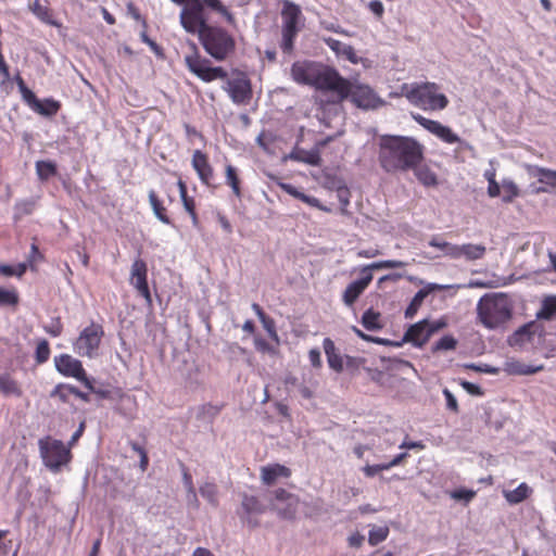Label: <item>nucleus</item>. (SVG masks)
Listing matches in <instances>:
<instances>
[{"label": "nucleus", "mask_w": 556, "mask_h": 556, "mask_svg": "<svg viewBox=\"0 0 556 556\" xmlns=\"http://www.w3.org/2000/svg\"><path fill=\"white\" fill-rule=\"evenodd\" d=\"M422 160L424 147L416 139L393 135L380 137L378 161L386 173H406Z\"/></svg>", "instance_id": "obj_1"}, {"label": "nucleus", "mask_w": 556, "mask_h": 556, "mask_svg": "<svg viewBox=\"0 0 556 556\" xmlns=\"http://www.w3.org/2000/svg\"><path fill=\"white\" fill-rule=\"evenodd\" d=\"M184 29L189 34H197L205 52L216 61H225L236 51L233 36L223 27L207 24L205 11L199 15V21L192 24V28L187 26Z\"/></svg>", "instance_id": "obj_2"}, {"label": "nucleus", "mask_w": 556, "mask_h": 556, "mask_svg": "<svg viewBox=\"0 0 556 556\" xmlns=\"http://www.w3.org/2000/svg\"><path fill=\"white\" fill-rule=\"evenodd\" d=\"M401 96L410 104L424 111H442L447 108V97L440 92V86L435 83L403 84L400 87Z\"/></svg>", "instance_id": "obj_3"}, {"label": "nucleus", "mask_w": 556, "mask_h": 556, "mask_svg": "<svg viewBox=\"0 0 556 556\" xmlns=\"http://www.w3.org/2000/svg\"><path fill=\"white\" fill-rule=\"evenodd\" d=\"M481 324L488 329H495L511 317V306L506 295H484L477 305Z\"/></svg>", "instance_id": "obj_4"}, {"label": "nucleus", "mask_w": 556, "mask_h": 556, "mask_svg": "<svg viewBox=\"0 0 556 556\" xmlns=\"http://www.w3.org/2000/svg\"><path fill=\"white\" fill-rule=\"evenodd\" d=\"M177 5H182L179 14L180 24L184 27L192 28V24L199 21V15L204 11V7L212 9L225 17L227 23L233 24V14L223 4L220 0H170Z\"/></svg>", "instance_id": "obj_5"}, {"label": "nucleus", "mask_w": 556, "mask_h": 556, "mask_svg": "<svg viewBox=\"0 0 556 556\" xmlns=\"http://www.w3.org/2000/svg\"><path fill=\"white\" fill-rule=\"evenodd\" d=\"M407 264L399 260H386L366 265L361 269L362 278L351 282L343 292L342 300L345 305L352 306L372 280V269L403 268Z\"/></svg>", "instance_id": "obj_6"}, {"label": "nucleus", "mask_w": 556, "mask_h": 556, "mask_svg": "<svg viewBox=\"0 0 556 556\" xmlns=\"http://www.w3.org/2000/svg\"><path fill=\"white\" fill-rule=\"evenodd\" d=\"M38 446L45 466L51 471H59L72 460L71 448L61 440L46 437L39 440Z\"/></svg>", "instance_id": "obj_7"}, {"label": "nucleus", "mask_w": 556, "mask_h": 556, "mask_svg": "<svg viewBox=\"0 0 556 556\" xmlns=\"http://www.w3.org/2000/svg\"><path fill=\"white\" fill-rule=\"evenodd\" d=\"M315 89L324 92H332L338 101L346 100L348 79L342 77L337 70L320 64L313 86Z\"/></svg>", "instance_id": "obj_8"}, {"label": "nucleus", "mask_w": 556, "mask_h": 556, "mask_svg": "<svg viewBox=\"0 0 556 556\" xmlns=\"http://www.w3.org/2000/svg\"><path fill=\"white\" fill-rule=\"evenodd\" d=\"M184 60L187 68L204 83L224 80L228 77V73L222 66H212L211 61L201 56L194 46L193 51L185 55Z\"/></svg>", "instance_id": "obj_9"}, {"label": "nucleus", "mask_w": 556, "mask_h": 556, "mask_svg": "<svg viewBox=\"0 0 556 556\" xmlns=\"http://www.w3.org/2000/svg\"><path fill=\"white\" fill-rule=\"evenodd\" d=\"M103 337V326L91 321L89 326L85 327L80 331L79 336L73 343V349L83 357L93 358L98 355Z\"/></svg>", "instance_id": "obj_10"}, {"label": "nucleus", "mask_w": 556, "mask_h": 556, "mask_svg": "<svg viewBox=\"0 0 556 556\" xmlns=\"http://www.w3.org/2000/svg\"><path fill=\"white\" fill-rule=\"evenodd\" d=\"M54 366L62 376L75 378L87 389L93 391V384L79 359L70 354H60L54 357Z\"/></svg>", "instance_id": "obj_11"}, {"label": "nucleus", "mask_w": 556, "mask_h": 556, "mask_svg": "<svg viewBox=\"0 0 556 556\" xmlns=\"http://www.w3.org/2000/svg\"><path fill=\"white\" fill-rule=\"evenodd\" d=\"M445 326L446 321L443 319L433 323H429L427 319H424L409 326L404 334V340L420 348L429 341L433 333L438 332Z\"/></svg>", "instance_id": "obj_12"}, {"label": "nucleus", "mask_w": 556, "mask_h": 556, "mask_svg": "<svg viewBox=\"0 0 556 556\" xmlns=\"http://www.w3.org/2000/svg\"><path fill=\"white\" fill-rule=\"evenodd\" d=\"M348 89L346 99L357 108L375 109L380 102L379 97L368 85L352 83L348 79Z\"/></svg>", "instance_id": "obj_13"}, {"label": "nucleus", "mask_w": 556, "mask_h": 556, "mask_svg": "<svg viewBox=\"0 0 556 556\" xmlns=\"http://www.w3.org/2000/svg\"><path fill=\"white\" fill-rule=\"evenodd\" d=\"M224 89L228 92L232 102L239 105L248 104L253 96L251 81L244 74L227 79Z\"/></svg>", "instance_id": "obj_14"}, {"label": "nucleus", "mask_w": 556, "mask_h": 556, "mask_svg": "<svg viewBox=\"0 0 556 556\" xmlns=\"http://www.w3.org/2000/svg\"><path fill=\"white\" fill-rule=\"evenodd\" d=\"M412 117L418 125L445 143L454 144L460 141L458 135H456L450 127L442 125L438 121L427 118L421 114H412Z\"/></svg>", "instance_id": "obj_15"}, {"label": "nucleus", "mask_w": 556, "mask_h": 556, "mask_svg": "<svg viewBox=\"0 0 556 556\" xmlns=\"http://www.w3.org/2000/svg\"><path fill=\"white\" fill-rule=\"evenodd\" d=\"M273 505L279 510V514L283 518H294L300 503L299 496L282 488L273 491Z\"/></svg>", "instance_id": "obj_16"}, {"label": "nucleus", "mask_w": 556, "mask_h": 556, "mask_svg": "<svg viewBox=\"0 0 556 556\" xmlns=\"http://www.w3.org/2000/svg\"><path fill=\"white\" fill-rule=\"evenodd\" d=\"M130 283L138 293L148 302H151V293L148 285V266L144 260L136 258L130 269Z\"/></svg>", "instance_id": "obj_17"}, {"label": "nucleus", "mask_w": 556, "mask_h": 556, "mask_svg": "<svg viewBox=\"0 0 556 556\" xmlns=\"http://www.w3.org/2000/svg\"><path fill=\"white\" fill-rule=\"evenodd\" d=\"M191 164H192L193 169L198 174L200 181L203 185H205L207 187H213V188L216 187V185L214 184V180H215L214 168L208 161L207 154H205L201 150H195L192 154Z\"/></svg>", "instance_id": "obj_18"}, {"label": "nucleus", "mask_w": 556, "mask_h": 556, "mask_svg": "<svg viewBox=\"0 0 556 556\" xmlns=\"http://www.w3.org/2000/svg\"><path fill=\"white\" fill-rule=\"evenodd\" d=\"M320 64L311 61H298L291 66L292 79L301 85L313 86Z\"/></svg>", "instance_id": "obj_19"}, {"label": "nucleus", "mask_w": 556, "mask_h": 556, "mask_svg": "<svg viewBox=\"0 0 556 556\" xmlns=\"http://www.w3.org/2000/svg\"><path fill=\"white\" fill-rule=\"evenodd\" d=\"M323 348L327 357L329 367L340 374L344 369V356H342L330 338H325Z\"/></svg>", "instance_id": "obj_20"}, {"label": "nucleus", "mask_w": 556, "mask_h": 556, "mask_svg": "<svg viewBox=\"0 0 556 556\" xmlns=\"http://www.w3.org/2000/svg\"><path fill=\"white\" fill-rule=\"evenodd\" d=\"M281 10L282 27L299 28L301 8L290 0H283Z\"/></svg>", "instance_id": "obj_21"}, {"label": "nucleus", "mask_w": 556, "mask_h": 556, "mask_svg": "<svg viewBox=\"0 0 556 556\" xmlns=\"http://www.w3.org/2000/svg\"><path fill=\"white\" fill-rule=\"evenodd\" d=\"M290 476V468L280 464L264 466L261 469V479L262 482L266 485H273L276 482V480L280 477L289 478Z\"/></svg>", "instance_id": "obj_22"}, {"label": "nucleus", "mask_w": 556, "mask_h": 556, "mask_svg": "<svg viewBox=\"0 0 556 556\" xmlns=\"http://www.w3.org/2000/svg\"><path fill=\"white\" fill-rule=\"evenodd\" d=\"M279 187L281 190H283L286 193L290 194L291 197L308 204L309 206L316 207L320 211L329 212L330 210L326 206H324L320 201L317 198L307 195L301 191H299L293 185L287 184V182H280Z\"/></svg>", "instance_id": "obj_23"}, {"label": "nucleus", "mask_w": 556, "mask_h": 556, "mask_svg": "<svg viewBox=\"0 0 556 556\" xmlns=\"http://www.w3.org/2000/svg\"><path fill=\"white\" fill-rule=\"evenodd\" d=\"M0 394L20 397L23 394L20 383L8 372L0 374Z\"/></svg>", "instance_id": "obj_24"}, {"label": "nucleus", "mask_w": 556, "mask_h": 556, "mask_svg": "<svg viewBox=\"0 0 556 556\" xmlns=\"http://www.w3.org/2000/svg\"><path fill=\"white\" fill-rule=\"evenodd\" d=\"M30 10L42 23L51 26H60V24L54 20L53 11L48 3L43 4L40 0H35L30 5Z\"/></svg>", "instance_id": "obj_25"}, {"label": "nucleus", "mask_w": 556, "mask_h": 556, "mask_svg": "<svg viewBox=\"0 0 556 556\" xmlns=\"http://www.w3.org/2000/svg\"><path fill=\"white\" fill-rule=\"evenodd\" d=\"M289 157L293 161L305 163L313 166H319L321 164V157L318 149L306 151L303 149L293 150Z\"/></svg>", "instance_id": "obj_26"}, {"label": "nucleus", "mask_w": 556, "mask_h": 556, "mask_svg": "<svg viewBox=\"0 0 556 556\" xmlns=\"http://www.w3.org/2000/svg\"><path fill=\"white\" fill-rule=\"evenodd\" d=\"M149 203L153 210V213L157 217L160 222L166 225H172V219L167 215V210L163 205L162 200L159 198L157 193L154 190L149 191Z\"/></svg>", "instance_id": "obj_27"}, {"label": "nucleus", "mask_w": 556, "mask_h": 556, "mask_svg": "<svg viewBox=\"0 0 556 556\" xmlns=\"http://www.w3.org/2000/svg\"><path fill=\"white\" fill-rule=\"evenodd\" d=\"M225 182L231 188L236 198L240 199L242 197L241 179L238 169L231 164L225 166Z\"/></svg>", "instance_id": "obj_28"}, {"label": "nucleus", "mask_w": 556, "mask_h": 556, "mask_svg": "<svg viewBox=\"0 0 556 556\" xmlns=\"http://www.w3.org/2000/svg\"><path fill=\"white\" fill-rule=\"evenodd\" d=\"M485 254V247L482 244L467 243L458 245V258L464 256L468 261L482 258Z\"/></svg>", "instance_id": "obj_29"}, {"label": "nucleus", "mask_w": 556, "mask_h": 556, "mask_svg": "<svg viewBox=\"0 0 556 556\" xmlns=\"http://www.w3.org/2000/svg\"><path fill=\"white\" fill-rule=\"evenodd\" d=\"M414 172L418 181L425 187H434L438 185V178L435 173H433L428 166L417 165L414 168H410Z\"/></svg>", "instance_id": "obj_30"}, {"label": "nucleus", "mask_w": 556, "mask_h": 556, "mask_svg": "<svg viewBox=\"0 0 556 556\" xmlns=\"http://www.w3.org/2000/svg\"><path fill=\"white\" fill-rule=\"evenodd\" d=\"M61 109V102L53 98H47L42 101L39 100V106H36L34 112L46 117H52L58 114Z\"/></svg>", "instance_id": "obj_31"}, {"label": "nucleus", "mask_w": 556, "mask_h": 556, "mask_svg": "<svg viewBox=\"0 0 556 556\" xmlns=\"http://www.w3.org/2000/svg\"><path fill=\"white\" fill-rule=\"evenodd\" d=\"M362 325L369 331L380 330L383 327L380 313L372 308L367 309L362 316Z\"/></svg>", "instance_id": "obj_32"}, {"label": "nucleus", "mask_w": 556, "mask_h": 556, "mask_svg": "<svg viewBox=\"0 0 556 556\" xmlns=\"http://www.w3.org/2000/svg\"><path fill=\"white\" fill-rule=\"evenodd\" d=\"M300 28H289V27H282L281 28V43L280 48L283 53L291 54L293 52L294 48V40L298 36Z\"/></svg>", "instance_id": "obj_33"}, {"label": "nucleus", "mask_w": 556, "mask_h": 556, "mask_svg": "<svg viewBox=\"0 0 556 556\" xmlns=\"http://www.w3.org/2000/svg\"><path fill=\"white\" fill-rule=\"evenodd\" d=\"M530 488L526 483L519 484L516 489L505 493V498L510 504H518L528 498Z\"/></svg>", "instance_id": "obj_34"}, {"label": "nucleus", "mask_w": 556, "mask_h": 556, "mask_svg": "<svg viewBox=\"0 0 556 556\" xmlns=\"http://www.w3.org/2000/svg\"><path fill=\"white\" fill-rule=\"evenodd\" d=\"M429 245L440 249L443 252V254L446 256H450L452 258H458V245L443 241L438 237H433L429 241Z\"/></svg>", "instance_id": "obj_35"}, {"label": "nucleus", "mask_w": 556, "mask_h": 556, "mask_svg": "<svg viewBox=\"0 0 556 556\" xmlns=\"http://www.w3.org/2000/svg\"><path fill=\"white\" fill-rule=\"evenodd\" d=\"M200 494L204 497L212 506H218V489L213 482H205L200 486Z\"/></svg>", "instance_id": "obj_36"}, {"label": "nucleus", "mask_w": 556, "mask_h": 556, "mask_svg": "<svg viewBox=\"0 0 556 556\" xmlns=\"http://www.w3.org/2000/svg\"><path fill=\"white\" fill-rule=\"evenodd\" d=\"M18 90L22 94L23 101L34 111L39 106V99L36 94L25 85L24 80L20 77L17 80Z\"/></svg>", "instance_id": "obj_37"}, {"label": "nucleus", "mask_w": 556, "mask_h": 556, "mask_svg": "<svg viewBox=\"0 0 556 556\" xmlns=\"http://www.w3.org/2000/svg\"><path fill=\"white\" fill-rule=\"evenodd\" d=\"M534 175L538 177L539 182L556 189V170L545 167H535Z\"/></svg>", "instance_id": "obj_38"}, {"label": "nucleus", "mask_w": 556, "mask_h": 556, "mask_svg": "<svg viewBox=\"0 0 556 556\" xmlns=\"http://www.w3.org/2000/svg\"><path fill=\"white\" fill-rule=\"evenodd\" d=\"M554 315H556V295H549L543 300L538 317L542 319H551Z\"/></svg>", "instance_id": "obj_39"}, {"label": "nucleus", "mask_w": 556, "mask_h": 556, "mask_svg": "<svg viewBox=\"0 0 556 556\" xmlns=\"http://www.w3.org/2000/svg\"><path fill=\"white\" fill-rule=\"evenodd\" d=\"M36 172L41 180H47L56 175V166L51 161H38L36 163Z\"/></svg>", "instance_id": "obj_40"}, {"label": "nucleus", "mask_w": 556, "mask_h": 556, "mask_svg": "<svg viewBox=\"0 0 556 556\" xmlns=\"http://www.w3.org/2000/svg\"><path fill=\"white\" fill-rule=\"evenodd\" d=\"M325 41L332 51L337 53L342 52L343 54H345L346 59L354 62V50L351 46L344 45L340 40L333 38H328Z\"/></svg>", "instance_id": "obj_41"}, {"label": "nucleus", "mask_w": 556, "mask_h": 556, "mask_svg": "<svg viewBox=\"0 0 556 556\" xmlns=\"http://www.w3.org/2000/svg\"><path fill=\"white\" fill-rule=\"evenodd\" d=\"M224 405L203 404L199 407L198 418L202 420H213L223 409Z\"/></svg>", "instance_id": "obj_42"}, {"label": "nucleus", "mask_w": 556, "mask_h": 556, "mask_svg": "<svg viewBox=\"0 0 556 556\" xmlns=\"http://www.w3.org/2000/svg\"><path fill=\"white\" fill-rule=\"evenodd\" d=\"M502 190H503V202L510 203L517 197H519L520 191L518 186L510 179H504L502 181Z\"/></svg>", "instance_id": "obj_43"}, {"label": "nucleus", "mask_w": 556, "mask_h": 556, "mask_svg": "<svg viewBox=\"0 0 556 556\" xmlns=\"http://www.w3.org/2000/svg\"><path fill=\"white\" fill-rule=\"evenodd\" d=\"M74 386L67 383H59L50 392V397H58L63 403L70 402V396L73 395Z\"/></svg>", "instance_id": "obj_44"}, {"label": "nucleus", "mask_w": 556, "mask_h": 556, "mask_svg": "<svg viewBox=\"0 0 556 556\" xmlns=\"http://www.w3.org/2000/svg\"><path fill=\"white\" fill-rule=\"evenodd\" d=\"M428 292L425 290H419L414 298L412 299L410 303L405 309V317L406 318H413L416 313L418 312L419 307L421 306L425 298L427 296Z\"/></svg>", "instance_id": "obj_45"}, {"label": "nucleus", "mask_w": 556, "mask_h": 556, "mask_svg": "<svg viewBox=\"0 0 556 556\" xmlns=\"http://www.w3.org/2000/svg\"><path fill=\"white\" fill-rule=\"evenodd\" d=\"M18 293L14 288H0V306H16L18 304Z\"/></svg>", "instance_id": "obj_46"}, {"label": "nucleus", "mask_w": 556, "mask_h": 556, "mask_svg": "<svg viewBox=\"0 0 556 556\" xmlns=\"http://www.w3.org/2000/svg\"><path fill=\"white\" fill-rule=\"evenodd\" d=\"M389 535V528L387 526L383 527H374L368 534V543L371 546H376L387 540Z\"/></svg>", "instance_id": "obj_47"}, {"label": "nucleus", "mask_w": 556, "mask_h": 556, "mask_svg": "<svg viewBox=\"0 0 556 556\" xmlns=\"http://www.w3.org/2000/svg\"><path fill=\"white\" fill-rule=\"evenodd\" d=\"M181 202H182L185 211L188 213V215L191 218L192 226L193 227H199L200 219H199V216H198V213H197V205H195L194 198L188 195L186 198H182Z\"/></svg>", "instance_id": "obj_48"}, {"label": "nucleus", "mask_w": 556, "mask_h": 556, "mask_svg": "<svg viewBox=\"0 0 556 556\" xmlns=\"http://www.w3.org/2000/svg\"><path fill=\"white\" fill-rule=\"evenodd\" d=\"M50 345L46 339H41L38 341L36 351H35V359L37 364L46 363L50 357Z\"/></svg>", "instance_id": "obj_49"}, {"label": "nucleus", "mask_w": 556, "mask_h": 556, "mask_svg": "<svg viewBox=\"0 0 556 556\" xmlns=\"http://www.w3.org/2000/svg\"><path fill=\"white\" fill-rule=\"evenodd\" d=\"M531 328L532 325H525L520 327L517 331H515V333L509 339L510 345L522 343L525 341H530L532 334Z\"/></svg>", "instance_id": "obj_50"}, {"label": "nucleus", "mask_w": 556, "mask_h": 556, "mask_svg": "<svg viewBox=\"0 0 556 556\" xmlns=\"http://www.w3.org/2000/svg\"><path fill=\"white\" fill-rule=\"evenodd\" d=\"M182 481L187 489L188 494L192 495L194 497V508H199L200 503L197 496L195 488L193 485L192 476L190 475L189 470L182 466Z\"/></svg>", "instance_id": "obj_51"}, {"label": "nucleus", "mask_w": 556, "mask_h": 556, "mask_svg": "<svg viewBox=\"0 0 556 556\" xmlns=\"http://www.w3.org/2000/svg\"><path fill=\"white\" fill-rule=\"evenodd\" d=\"M457 345V340L453 336L442 337L433 346V351H448L454 350Z\"/></svg>", "instance_id": "obj_52"}, {"label": "nucleus", "mask_w": 556, "mask_h": 556, "mask_svg": "<svg viewBox=\"0 0 556 556\" xmlns=\"http://www.w3.org/2000/svg\"><path fill=\"white\" fill-rule=\"evenodd\" d=\"M242 507L247 513H262V505L255 496L245 495L242 500Z\"/></svg>", "instance_id": "obj_53"}, {"label": "nucleus", "mask_w": 556, "mask_h": 556, "mask_svg": "<svg viewBox=\"0 0 556 556\" xmlns=\"http://www.w3.org/2000/svg\"><path fill=\"white\" fill-rule=\"evenodd\" d=\"M45 331L52 336V337H59L63 332V324L61 321L60 317H56L52 319V321L45 327Z\"/></svg>", "instance_id": "obj_54"}, {"label": "nucleus", "mask_w": 556, "mask_h": 556, "mask_svg": "<svg viewBox=\"0 0 556 556\" xmlns=\"http://www.w3.org/2000/svg\"><path fill=\"white\" fill-rule=\"evenodd\" d=\"M364 364V359L361 357H354L350 355H344V366L346 369L356 371Z\"/></svg>", "instance_id": "obj_55"}, {"label": "nucleus", "mask_w": 556, "mask_h": 556, "mask_svg": "<svg viewBox=\"0 0 556 556\" xmlns=\"http://www.w3.org/2000/svg\"><path fill=\"white\" fill-rule=\"evenodd\" d=\"M383 470H388V466H386V464L366 465L363 468L364 475L368 478H371Z\"/></svg>", "instance_id": "obj_56"}, {"label": "nucleus", "mask_w": 556, "mask_h": 556, "mask_svg": "<svg viewBox=\"0 0 556 556\" xmlns=\"http://www.w3.org/2000/svg\"><path fill=\"white\" fill-rule=\"evenodd\" d=\"M368 9L375 14L378 20H381L384 14V7L380 0H371L368 3Z\"/></svg>", "instance_id": "obj_57"}, {"label": "nucleus", "mask_w": 556, "mask_h": 556, "mask_svg": "<svg viewBox=\"0 0 556 556\" xmlns=\"http://www.w3.org/2000/svg\"><path fill=\"white\" fill-rule=\"evenodd\" d=\"M476 493L472 490L459 489L452 493V497L455 500H465L466 502L471 501Z\"/></svg>", "instance_id": "obj_58"}, {"label": "nucleus", "mask_w": 556, "mask_h": 556, "mask_svg": "<svg viewBox=\"0 0 556 556\" xmlns=\"http://www.w3.org/2000/svg\"><path fill=\"white\" fill-rule=\"evenodd\" d=\"M308 359L313 367L320 368L323 366L320 351L318 349H311L308 352Z\"/></svg>", "instance_id": "obj_59"}, {"label": "nucleus", "mask_w": 556, "mask_h": 556, "mask_svg": "<svg viewBox=\"0 0 556 556\" xmlns=\"http://www.w3.org/2000/svg\"><path fill=\"white\" fill-rule=\"evenodd\" d=\"M443 394L446 400V406L448 409L453 410L454 413L458 412V404L455 399V396L452 394V392L448 389H444Z\"/></svg>", "instance_id": "obj_60"}, {"label": "nucleus", "mask_w": 556, "mask_h": 556, "mask_svg": "<svg viewBox=\"0 0 556 556\" xmlns=\"http://www.w3.org/2000/svg\"><path fill=\"white\" fill-rule=\"evenodd\" d=\"M127 10L134 20L141 22L143 28H148L147 20L144 17H142L139 10L132 3H128Z\"/></svg>", "instance_id": "obj_61"}, {"label": "nucleus", "mask_w": 556, "mask_h": 556, "mask_svg": "<svg viewBox=\"0 0 556 556\" xmlns=\"http://www.w3.org/2000/svg\"><path fill=\"white\" fill-rule=\"evenodd\" d=\"M216 217L222 229L228 235L232 233V226L229 219L220 212L217 213Z\"/></svg>", "instance_id": "obj_62"}, {"label": "nucleus", "mask_w": 556, "mask_h": 556, "mask_svg": "<svg viewBox=\"0 0 556 556\" xmlns=\"http://www.w3.org/2000/svg\"><path fill=\"white\" fill-rule=\"evenodd\" d=\"M502 185H500L496 179H492L488 184V194L491 198H496L501 194Z\"/></svg>", "instance_id": "obj_63"}, {"label": "nucleus", "mask_w": 556, "mask_h": 556, "mask_svg": "<svg viewBox=\"0 0 556 556\" xmlns=\"http://www.w3.org/2000/svg\"><path fill=\"white\" fill-rule=\"evenodd\" d=\"M463 388L470 394L472 395H482L483 392L481 390V388L475 383H471L469 381H464L462 383Z\"/></svg>", "instance_id": "obj_64"}]
</instances>
